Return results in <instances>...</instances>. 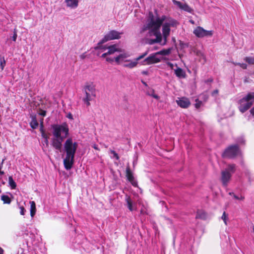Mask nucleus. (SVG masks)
I'll list each match as a JSON object with an SVG mask.
<instances>
[{"instance_id":"obj_6","label":"nucleus","mask_w":254,"mask_h":254,"mask_svg":"<svg viewBox=\"0 0 254 254\" xmlns=\"http://www.w3.org/2000/svg\"><path fill=\"white\" fill-rule=\"evenodd\" d=\"M240 152L238 144L232 145L228 146L223 152L222 157L228 158H234Z\"/></svg>"},{"instance_id":"obj_53","label":"nucleus","mask_w":254,"mask_h":254,"mask_svg":"<svg viewBox=\"0 0 254 254\" xmlns=\"http://www.w3.org/2000/svg\"><path fill=\"white\" fill-rule=\"evenodd\" d=\"M168 37V36H166V37H163V39H164V41L161 44V45H164L166 44V42H167V37Z\"/></svg>"},{"instance_id":"obj_37","label":"nucleus","mask_w":254,"mask_h":254,"mask_svg":"<svg viewBox=\"0 0 254 254\" xmlns=\"http://www.w3.org/2000/svg\"><path fill=\"white\" fill-rule=\"evenodd\" d=\"M237 142L239 145H244L245 144V140L242 137L238 138Z\"/></svg>"},{"instance_id":"obj_28","label":"nucleus","mask_w":254,"mask_h":254,"mask_svg":"<svg viewBox=\"0 0 254 254\" xmlns=\"http://www.w3.org/2000/svg\"><path fill=\"white\" fill-rule=\"evenodd\" d=\"M8 184L11 189H15L16 188V183L13 180L12 176L8 177Z\"/></svg>"},{"instance_id":"obj_1","label":"nucleus","mask_w":254,"mask_h":254,"mask_svg":"<svg viewBox=\"0 0 254 254\" xmlns=\"http://www.w3.org/2000/svg\"><path fill=\"white\" fill-rule=\"evenodd\" d=\"M52 135L51 145L55 149L61 151L62 142L69 135V128L66 123L62 124H53L51 125Z\"/></svg>"},{"instance_id":"obj_30","label":"nucleus","mask_w":254,"mask_h":254,"mask_svg":"<svg viewBox=\"0 0 254 254\" xmlns=\"http://www.w3.org/2000/svg\"><path fill=\"white\" fill-rule=\"evenodd\" d=\"M181 9L190 13H191L192 11H193L192 8L186 3H183L182 6L181 7Z\"/></svg>"},{"instance_id":"obj_54","label":"nucleus","mask_w":254,"mask_h":254,"mask_svg":"<svg viewBox=\"0 0 254 254\" xmlns=\"http://www.w3.org/2000/svg\"><path fill=\"white\" fill-rule=\"evenodd\" d=\"M106 61L110 62V63H112L114 61V60L113 59L109 58V57L106 58Z\"/></svg>"},{"instance_id":"obj_33","label":"nucleus","mask_w":254,"mask_h":254,"mask_svg":"<svg viewBox=\"0 0 254 254\" xmlns=\"http://www.w3.org/2000/svg\"><path fill=\"white\" fill-rule=\"evenodd\" d=\"M17 205L18 206L19 208L20 209V213L22 215H24L26 212V210L24 208L23 206L20 205V203L17 202Z\"/></svg>"},{"instance_id":"obj_50","label":"nucleus","mask_w":254,"mask_h":254,"mask_svg":"<svg viewBox=\"0 0 254 254\" xmlns=\"http://www.w3.org/2000/svg\"><path fill=\"white\" fill-rule=\"evenodd\" d=\"M44 129V125H43V119H42L40 121V131Z\"/></svg>"},{"instance_id":"obj_44","label":"nucleus","mask_w":254,"mask_h":254,"mask_svg":"<svg viewBox=\"0 0 254 254\" xmlns=\"http://www.w3.org/2000/svg\"><path fill=\"white\" fill-rule=\"evenodd\" d=\"M235 64L240 65L243 69H246L247 67V65L246 64H244V63H243V64L236 63V64Z\"/></svg>"},{"instance_id":"obj_48","label":"nucleus","mask_w":254,"mask_h":254,"mask_svg":"<svg viewBox=\"0 0 254 254\" xmlns=\"http://www.w3.org/2000/svg\"><path fill=\"white\" fill-rule=\"evenodd\" d=\"M121 59H120L119 56H117L115 58V61L118 64H119Z\"/></svg>"},{"instance_id":"obj_11","label":"nucleus","mask_w":254,"mask_h":254,"mask_svg":"<svg viewBox=\"0 0 254 254\" xmlns=\"http://www.w3.org/2000/svg\"><path fill=\"white\" fill-rule=\"evenodd\" d=\"M126 177L127 180L133 186L136 187L137 186V182L135 180L133 173L130 171L129 166H128L126 168Z\"/></svg>"},{"instance_id":"obj_61","label":"nucleus","mask_w":254,"mask_h":254,"mask_svg":"<svg viewBox=\"0 0 254 254\" xmlns=\"http://www.w3.org/2000/svg\"><path fill=\"white\" fill-rule=\"evenodd\" d=\"M203 99L205 101H206L208 99V96L206 95H203Z\"/></svg>"},{"instance_id":"obj_52","label":"nucleus","mask_w":254,"mask_h":254,"mask_svg":"<svg viewBox=\"0 0 254 254\" xmlns=\"http://www.w3.org/2000/svg\"><path fill=\"white\" fill-rule=\"evenodd\" d=\"M219 90L218 89L214 90L211 93L212 96H215L218 93Z\"/></svg>"},{"instance_id":"obj_8","label":"nucleus","mask_w":254,"mask_h":254,"mask_svg":"<svg viewBox=\"0 0 254 254\" xmlns=\"http://www.w3.org/2000/svg\"><path fill=\"white\" fill-rule=\"evenodd\" d=\"M148 19L151 21V25H156L157 27H160L162 25L163 22L167 19V17L165 15H162L161 17L157 16L155 18L152 12L150 11L148 13Z\"/></svg>"},{"instance_id":"obj_45","label":"nucleus","mask_w":254,"mask_h":254,"mask_svg":"<svg viewBox=\"0 0 254 254\" xmlns=\"http://www.w3.org/2000/svg\"><path fill=\"white\" fill-rule=\"evenodd\" d=\"M226 218H227L226 214V212L224 211L223 213L221 218L224 221V222L226 225H227Z\"/></svg>"},{"instance_id":"obj_38","label":"nucleus","mask_w":254,"mask_h":254,"mask_svg":"<svg viewBox=\"0 0 254 254\" xmlns=\"http://www.w3.org/2000/svg\"><path fill=\"white\" fill-rule=\"evenodd\" d=\"M119 56L120 59H121V61H123L125 59L129 57V55L127 54H120Z\"/></svg>"},{"instance_id":"obj_39","label":"nucleus","mask_w":254,"mask_h":254,"mask_svg":"<svg viewBox=\"0 0 254 254\" xmlns=\"http://www.w3.org/2000/svg\"><path fill=\"white\" fill-rule=\"evenodd\" d=\"M140 214L142 215L147 214L146 208L144 205H142L140 209Z\"/></svg>"},{"instance_id":"obj_2","label":"nucleus","mask_w":254,"mask_h":254,"mask_svg":"<svg viewBox=\"0 0 254 254\" xmlns=\"http://www.w3.org/2000/svg\"><path fill=\"white\" fill-rule=\"evenodd\" d=\"M66 153L65 158L64 159V165L66 170H69L74 164V158L78 147L77 142H73L71 138H68L64 144Z\"/></svg>"},{"instance_id":"obj_7","label":"nucleus","mask_w":254,"mask_h":254,"mask_svg":"<svg viewBox=\"0 0 254 254\" xmlns=\"http://www.w3.org/2000/svg\"><path fill=\"white\" fill-rule=\"evenodd\" d=\"M123 34V32H119L118 31L115 30L110 31L98 43V48H101L102 47L103 44L108 41L120 39L121 35Z\"/></svg>"},{"instance_id":"obj_12","label":"nucleus","mask_w":254,"mask_h":254,"mask_svg":"<svg viewBox=\"0 0 254 254\" xmlns=\"http://www.w3.org/2000/svg\"><path fill=\"white\" fill-rule=\"evenodd\" d=\"M176 102L178 105L182 108H187L190 105L189 99L186 97L179 98L176 100Z\"/></svg>"},{"instance_id":"obj_35","label":"nucleus","mask_w":254,"mask_h":254,"mask_svg":"<svg viewBox=\"0 0 254 254\" xmlns=\"http://www.w3.org/2000/svg\"><path fill=\"white\" fill-rule=\"evenodd\" d=\"M202 105V102L199 101L198 99L195 100V103L194 106L196 109H199Z\"/></svg>"},{"instance_id":"obj_64","label":"nucleus","mask_w":254,"mask_h":254,"mask_svg":"<svg viewBox=\"0 0 254 254\" xmlns=\"http://www.w3.org/2000/svg\"><path fill=\"white\" fill-rule=\"evenodd\" d=\"M229 194L230 195H233V196L234 197V194H235L233 192H229Z\"/></svg>"},{"instance_id":"obj_34","label":"nucleus","mask_w":254,"mask_h":254,"mask_svg":"<svg viewBox=\"0 0 254 254\" xmlns=\"http://www.w3.org/2000/svg\"><path fill=\"white\" fill-rule=\"evenodd\" d=\"M245 60L249 64H254V58L251 57H246Z\"/></svg>"},{"instance_id":"obj_17","label":"nucleus","mask_w":254,"mask_h":254,"mask_svg":"<svg viewBox=\"0 0 254 254\" xmlns=\"http://www.w3.org/2000/svg\"><path fill=\"white\" fill-rule=\"evenodd\" d=\"M126 62H129L128 64H123V66L125 67H128L129 68H132L136 66L138 64V62H137L135 60L134 61H131L130 60H126Z\"/></svg>"},{"instance_id":"obj_23","label":"nucleus","mask_w":254,"mask_h":254,"mask_svg":"<svg viewBox=\"0 0 254 254\" xmlns=\"http://www.w3.org/2000/svg\"><path fill=\"white\" fill-rule=\"evenodd\" d=\"M165 23H167L170 27L171 26L176 27L178 24V22L177 20L170 18H168L167 22H165Z\"/></svg>"},{"instance_id":"obj_9","label":"nucleus","mask_w":254,"mask_h":254,"mask_svg":"<svg viewBox=\"0 0 254 254\" xmlns=\"http://www.w3.org/2000/svg\"><path fill=\"white\" fill-rule=\"evenodd\" d=\"M193 34L198 38H202L211 36L213 34V32L211 30H206L202 27L198 26L194 30Z\"/></svg>"},{"instance_id":"obj_49","label":"nucleus","mask_w":254,"mask_h":254,"mask_svg":"<svg viewBox=\"0 0 254 254\" xmlns=\"http://www.w3.org/2000/svg\"><path fill=\"white\" fill-rule=\"evenodd\" d=\"M167 64L171 69H174V64L172 63L168 62L167 63Z\"/></svg>"},{"instance_id":"obj_31","label":"nucleus","mask_w":254,"mask_h":254,"mask_svg":"<svg viewBox=\"0 0 254 254\" xmlns=\"http://www.w3.org/2000/svg\"><path fill=\"white\" fill-rule=\"evenodd\" d=\"M5 60L4 57H0V65L1 70H3L5 65Z\"/></svg>"},{"instance_id":"obj_58","label":"nucleus","mask_w":254,"mask_h":254,"mask_svg":"<svg viewBox=\"0 0 254 254\" xmlns=\"http://www.w3.org/2000/svg\"><path fill=\"white\" fill-rule=\"evenodd\" d=\"M250 113L251 115L254 117V107L251 109Z\"/></svg>"},{"instance_id":"obj_24","label":"nucleus","mask_w":254,"mask_h":254,"mask_svg":"<svg viewBox=\"0 0 254 254\" xmlns=\"http://www.w3.org/2000/svg\"><path fill=\"white\" fill-rule=\"evenodd\" d=\"M154 92V90L150 88L147 91L146 93L148 95L151 96L157 100H158L160 98V97L157 94H155Z\"/></svg>"},{"instance_id":"obj_18","label":"nucleus","mask_w":254,"mask_h":254,"mask_svg":"<svg viewBox=\"0 0 254 254\" xmlns=\"http://www.w3.org/2000/svg\"><path fill=\"white\" fill-rule=\"evenodd\" d=\"M207 214L205 211L202 210H198L196 212V219L205 220L206 219Z\"/></svg>"},{"instance_id":"obj_36","label":"nucleus","mask_w":254,"mask_h":254,"mask_svg":"<svg viewBox=\"0 0 254 254\" xmlns=\"http://www.w3.org/2000/svg\"><path fill=\"white\" fill-rule=\"evenodd\" d=\"M17 30L16 29H14L13 30V36L11 37V39L13 41L15 42L17 39Z\"/></svg>"},{"instance_id":"obj_57","label":"nucleus","mask_w":254,"mask_h":254,"mask_svg":"<svg viewBox=\"0 0 254 254\" xmlns=\"http://www.w3.org/2000/svg\"><path fill=\"white\" fill-rule=\"evenodd\" d=\"M66 117L68 118L69 119H71V120L73 119L72 115L70 113H68Z\"/></svg>"},{"instance_id":"obj_41","label":"nucleus","mask_w":254,"mask_h":254,"mask_svg":"<svg viewBox=\"0 0 254 254\" xmlns=\"http://www.w3.org/2000/svg\"><path fill=\"white\" fill-rule=\"evenodd\" d=\"M173 3L174 4L177 5V6H178L180 8H181V7L182 6V4L183 3L179 1H177L176 0H173Z\"/></svg>"},{"instance_id":"obj_47","label":"nucleus","mask_w":254,"mask_h":254,"mask_svg":"<svg viewBox=\"0 0 254 254\" xmlns=\"http://www.w3.org/2000/svg\"><path fill=\"white\" fill-rule=\"evenodd\" d=\"M98 45L95 48V50L100 49L102 51H105L106 49H108V47H106V46H103V45H102V47H101V48H98Z\"/></svg>"},{"instance_id":"obj_25","label":"nucleus","mask_w":254,"mask_h":254,"mask_svg":"<svg viewBox=\"0 0 254 254\" xmlns=\"http://www.w3.org/2000/svg\"><path fill=\"white\" fill-rule=\"evenodd\" d=\"M126 201L127 202V206L128 209L132 211L133 210V206H132V202L131 199H130L129 196H127L126 198Z\"/></svg>"},{"instance_id":"obj_13","label":"nucleus","mask_w":254,"mask_h":254,"mask_svg":"<svg viewBox=\"0 0 254 254\" xmlns=\"http://www.w3.org/2000/svg\"><path fill=\"white\" fill-rule=\"evenodd\" d=\"M231 174L227 171H223L221 172V181L223 185L226 186L231 178Z\"/></svg>"},{"instance_id":"obj_42","label":"nucleus","mask_w":254,"mask_h":254,"mask_svg":"<svg viewBox=\"0 0 254 254\" xmlns=\"http://www.w3.org/2000/svg\"><path fill=\"white\" fill-rule=\"evenodd\" d=\"M111 153L113 154L114 157H115L117 160H119L120 157L118 154L114 150H111Z\"/></svg>"},{"instance_id":"obj_63","label":"nucleus","mask_w":254,"mask_h":254,"mask_svg":"<svg viewBox=\"0 0 254 254\" xmlns=\"http://www.w3.org/2000/svg\"><path fill=\"white\" fill-rule=\"evenodd\" d=\"M3 250L1 247H0V254H3Z\"/></svg>"},{"instance_id":"obj_60","label":"nucleus","mask_w":254,"mask_h":254,"mask_svg":"<svg viewBox=\"0 0 254 254\" xmlns=\"http://www.w3.org/2000/svg\"><path fill=\"white\" fill-rule=\"evenodd\" d=\"M48 139H49V138H45V143L47 145H48V144H49Z\"/></svg>"},{"instance_id":"obj_3","label":"nucleus","mask_w":254,"mask_h":254,"mask_svg":"<svg viewBox=\"0 0 254 254\" xmlns=\"http://www.w3.org/2000/svg\"><path fill=\"white\" fill-rule=\"evenodd\" d=\"M254 102V92L248 93L247 95L239 100V111L242 113H245L251 107Z\"/></svg>"},{"instance_id":"obj_15","label":"nucleus","mask_w":254,"mask_h":254,"mask_svg":"<svg viewBox=\"0 0 254 254\" xmlns=\"http://www.w3.org/2000/svg\"><path fill=\"white\" fill-rule=\"evenodd\" d=\"M31 121L30 123V127L32 129H36L37 128L39 124L36 119V116L35 115H31Z\"/></svg>"},{"instance_id":"obj_5","label":"nucleus","mask_w":254,"mask_h":254,"mask_svg":"<svg viewBox=\"0 0 254 254\" xmlns=\"http://www.w3.org/2000/svg\"><path fill=\"white\" fill-rule=\"evenodd\" d=\"M151 21L147 19V23L143 25L142 27L140 33H143L147 30H149L148 32V36L162 37L161 33L159 31L160 27H157L156 25H151Z\"/></svg>"},{"instance_id":"obj_46","label":"nucleus","mask_w":254,"mask_h":254,"mask_svg":"<svg viewBox=\"0 0 254 254\" xmlns=\"http://www.w3.org/2000/svg\"><path fill=\"white\" fill-rule=\"evenodd\" d=\"M39 114L41 116L45 117L46 115V111L40 109V112H39Z\"/></svg>"},{"instance_id":"obj_40","label":"nucleus","mask_w":254,"mask_h":254,"mask_svg":"<svg viewBox=\"0 0 254 254\" xmlns=\"http://www.w3.org/2000/svg\"><path fill=\"white\" fill-rule=\"evenodd\" d=\"M41 133V136L43 138H49L48 135L47 134V133L45 132L44 130L41 129V130L40 131Z\"/></svg>"},{"instance_id":"obj_62","label":"nucleus","mask_w":254,"mask_h":254,"mask_svg":"<svg viewBox=\"0 0 254 254\" xmlns=\"http://www.w3.org/2000/svg\"><path fill=\"white\" fill-rule=\"evenodd\" d=\"M85 57H86V56L84 55V54H82V55H80V58H81V59H85Z\"/></svg>"},{"instance_id":"obj_16","label":"nucleus","mask_w":254,"mask_h":254,"mask_svg":"<svg viewBox=\"0 0 254 254\" xmlns=\"http://www.w3.org/2000/svg\"><path fill=\"white\" fill-rule=\"evenodd\" d=\"M65 2L66 3V5L71 8H75L78 6V0H70L69 1H65Z\"/></svg>"},{"instance_id":"obj_59","label":"nucleus","mask_w":254,"mask_h":254,"mask_svg":"<svg viewBox=\"0 0 254 254\" xmlns=\"http://www.w3.org/2000/svg\"><path fill=\"white\" fill-rule=\"evenodd\" d=\"M109 55L108 54H107V53H105L104 54H103L101 56V57L102 58H105L107 56Z\"/></svg>"},{"instance_id":"obj_27","label":"nucleus","mask_w":254,"mask_h":254,"mask_svg":"<svg viewBox=\"0 0 254 254\" xmlns=\"http://www.w3.org/2000/svg\"><path fill=\"white\" fill-rule=\"evenodd\" d=\"M236 166L234 164H229L228 165L227 168L226 169V170L225 171H227L228 172H230L231 174L234 173H235V172L236 171Z\"/></svg>"},{"instance_id":"obj_56","label":"nucleus","mask_w":254,"mask_h":254,"mask_svg":"<svg viewBox=\"0 0 254 254\" xmlns=\"http://www.w3.org/2000/svg\"><path fill=\"white\" fill-rule=\"evenodd\" d=\"M92 146L93 148H94L95 149H96L97 150H100L99 148L98 147V145H97L96 144H94Z\"/></svg>"},{"instance_id":"obj_22","label":"nucleus","mask_w":254,"mask_h":254,"mask_svg":"<svg viewBox=\"0 0 254 254\" xmlns=\"http://www.w3.org/2000/svg\"><path fill=\"white\" fill-rule=\"evenodd\" d=\"M108 51L107 52V54L109 55H111L114 54L115 52H120V50L116 48V45H113L110 46L108 47Z\"/></svg>"},{"instance_id":"obj_32","label":"nucleus","mask_w":254,"mask_h":254,"mask_svg":"<svg viewBox=\"0 0 254 254\" xmlns=\"http://www.w3.org/2000/svg\"><path fill=\"white\" fill-rule=\"evenodd\" d=\"M148 53V51H146L144 53L142 54L140 56L135 58L134 60L138 62L139 60L143 59Z\"/></svg>"},{"instance_id":"obj_51","label":"nucleus","mask_w":254,"mask_h":254,"mask_svg":"<svg viewBox=\"0 0 254 254\" xmlns=\"http://www.w3.org/2000/svg\"><path fill=\"white\" fill-rule=\"evenodd\" d=\"M213 81V79L212 78H209V79L205 80L204 82L205 83H208L209 82H212Z\"/></svg>"},{"instance_id":"obj_20","label":"nucleus","mask_w":254,"mask_h":254,"mask_svg":"<svg viewBox=\"0 0 254 254\" xmlns=\"http://www.w3.org/2000/svg\"><path fill=\"white\" fill-rule=\"evenodd\" d=\"M162 41V37H156L154 39H147L146 43L149 45H152L156 43H160Z\"/></svg>"},{"instance_id":"obj_26","label":"nucleus","mask_w":254,"mask_h":254,"mask_svg":"<svg viewBox=\"0 0 254 254\" xmlns=\"http://www.w3.org/2000/svg\"><path fill=\"white\" fill-rule=\"evenodd\" d=\"M171 50H172L171 48H168L167 49H163L161 51H160L157 52V54L158 55H163V56H168L171 53Z\"/></svg>"},{"instance_id":"obj_29","label":"nucleus","mask_w":254,"mask_h":254,"mask_svg":"<svg viewBox=\"0 0 254 254\" xmlns=\"http://www.w3.org/2000/svg\"><path fill=\"white\" fill-rule=\"evenodd\" d=\"M1 199L3 201V203L5 204H10L11 201L9 197L7 195L4 194L1 195Z\"/></svg>"},{"instance_id":"obj_43","label":"nucleus","mask_w":254,"mask_h":254,"mask_svg":"<svg viewBox=\"0 0 254 254\" xmlns=\"http://www.w3.org/2000/svg\"><path fill=\"white\" fill-rule=\"evenodd\" d=\"M234 198L237 200H244L245 199V197L243 195H241L240 197L239 196L236 195V194H234Z\"/></svg>"},{"instance_id":"obj_14","label":"nucleus","mask_w":254,"mask_h":254,"mask_svg":"<svg viewBox=\"0 0 254 254\" xmlns=\"http://www.w3.org/2000/svg\"><path fill=\"white\" fill-rule=\"evenodd\" d=\"M177 68L174 69L175 74L179 78H184L186 77V73L185 70H184L181 67L178 66L177 64H176Z\"/></svg>"},{"instance_id":"obj_10","label":"nucleus","mask_w":254,"mask_h":254,"mask_svg":"<svg viewBox=\"0 0 254 254\" xmlns=\"http://www.w3.org/2000/svg\"><path fill=\"white\" fill-rule=\"evenodd\" d=\"M158 54L157 53L152 54L149 57L144 59L141 62V64L143 65H149L155 63H157L160 62V59L157 57Z\"/></svg>"},{"instance_id":"obj_21","label":"nucleus","mask_w":254,"mask_h":254,"mask_svg":"<svg viewBox=\"0 0 254 254\" xmlns=\"http://www.w3.org/2000/svg\"><path fill=\"white\" fill-rule=\"evenodd\" d=\"M30 215L32 217H33L36 214V204L34 201H30Z\"/></svg>"},{"instance_id":"obj_4","label":"nucleus","mask_w":254,"mask_h":254,"mask_svg":"<svg viewBox=\"0 0 254 254\" xmlns=\"http://www.w3.org/2000/svg\"><path fill=\"white\" fill-rule=\"evenodd\" d=\"M83 92L85 95L82 99L83 102L87 105H90V101L96 97V89L95 86L92 84H87L83 87Z\"/></svg>"},{"instance_id":"obj_55","label":"nucleus","mask_w":254,"mask_h":254,"mask_svg":"<svg viewBox=\"0 0 254 254\" xmlns=\"http://www.w3.org/2000/svg\"><path fill=\"white\" fill-rule=\"evenodd\" d=\"M3 167V166H2V164H0V175L2 176L4 174V172L2 171H1V169Z\"/></svg>"},{"instance_id":"obj_19","label":"nucleus","mask_w":254,"mask_h":254,"mask_svg":"<svg viewBox=\"0 0 254 254\" xmlns=\"http://www.w3.org/2000/svg\"><path fill=\"white\" fill-rule=\"evenodd\" d=\"M162 33L163 37L169 36L170 33V27L167 23H164L162 27Z\"/></svg>"}]
</instances>
